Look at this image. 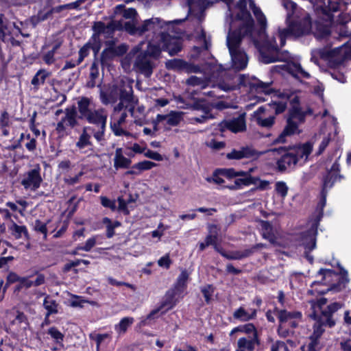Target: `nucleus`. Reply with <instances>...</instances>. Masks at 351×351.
<instances>
[{"label": "nucleus", "instance_id": "4c0bfd02", "mask_svg": "<svg viewBox=\"0 0 351 351\" xmlns=\"http://www.w3.org/2000/svg\"><path fill=\"white\" fill-rule=\"evenodd\" d=\"M236 332L244 333L248 336L258 335L257 329L255 325L252 323H247L234 328L231 330L230 335Z\"/></svg>", "mask_w": 351, "mask_h": 351}, {"label": "nucleus", "instance_id": "0eeeda50", "mask_svg": "<svg viewBox=\"0 0 351 351\" xmlns=\"http://www.w3.org/2000/svg\"><path fill=\"white\" fill-rule=\"evenodd\" d=\"M237 71L221 69L219 71L218 75L219 78L217 80V84L221 90L230 91L238 89Z\"/></svg>", "mask_w": 351, "mask_h": 351}, {"label": "nucleus", "instance_id": "1a4fd4ad", "mask_svg": "<svg viewBox=\"0 0 351 351\" xmlns=\"http://www.w3.org/2000/svg\"><path fill=\"white\" fill-rule=\"evenodd\" d=\"M217 130L220 132L229 130L235 134L245 132L246 130L245 113H241L232 119L221 121L217 124Z\"/></svg>", "mask_w": 351, "mask_h": 351}, {"label": "nucleus", "instance_id": "49530a36", "mask_svg": "<svg viewBox=\"0 0 351 351\" xmlns=\"http://www.w3.org/2000/svg\"><path fill=\"white\" fill-rule=\"evenodd\" d=\"M86 127H84L82 130L78 141L76 143V147L79 149H84L88 146H93V143L90 141V135L87 132Z\"/></svg>", "mask_w": 351, "mask_h": 351}, {"label": "nucleus", "instance_id": "423d86ee", "mask_svg": "<svg viewBox=\"0 0 351 351\" xmlns=\"http://www.w3.org/2000/svg\"><path fill=\"white\" fill-rule=\"evenodd\" d=\"M12 23L3 14H0V41L11 47H19L23 50V41L16 39V37L14 33H12Z\"/></svg>", "mask_w": 351, "mask_h": 351}, {"label": "nucleus", "instance_id": "13d9d810", "mask_svg": "<svg viewBox=\"0 0 351 351\" xmlns=\"http://www.w3.org/2000/svg\"><path fill=\"white\" fill-rule=\"evenodd\" d=\"M47 333L53 338L57 343H61L64 340V335L55 326L48 329Z\"/></svg>", "mask_w": 351, "mask_h": 351}, {"label": "nucleus", "instance_id": "39448f33", "mask_svg": "<svg viewBox=\"0 0 351 351\" xmlns=\"http://www.w3.org/2000/svg\"><path fill=\"white\" fill-rule=\"evenodd\" d=\"M261 61L264 64L285 61L288 51H281L275 39L264 42L259 49Z\"/></svg>", "mask_w": 351, "mask_h": 351}, {"label": "nucleus", "instance_id": "f704fd0d", "mask_svg": "<svg viewBox=\"0 0 351 351\" xmlns=\"http://www.w3.org/2000/svg\"><path fill=\"white\" fill-rule=\"evenodd\" d=\"M77 117L78 118V115L77 108L75 105L67 107L65 109V116L63 118L66 120V125L70 126L71 128H73L78 125Z\"/></svg>", "mask_w": 351, "mask_h": 351}, {"label": "nucleus", "instance_id": "ea45409f", "mask_svg": "<svg viewBox=\"0 0 351 351\" xmlns=\"http://www.w3.org/2000/svg\"><path fill=\"white\" fill-rule=\"evenodd\" d=\"M19 282L21 286L29 289L32 286L38 287L45 283V276L43 274H38L34 281L30 280L28 277H20Z\"/></svg>", "mask_w": 351, "mask_h": 351}, {"label": "nucleus", "instance_id": "9d476101", "mask_svg": "<svg viewBox=\"0 0 351 351\" xmlns=\"http://www.w3.org/2000/svg\"><path fill=\"white\" fill-rule=\"evenodd\" d=\"M328 300L326 298H321L318 299L316 302H312L311 303V313L309 314V317L315 321V318L319 317H323L322 313H328L330 310V307L333 306H336L337 310L332 312L330 314V317L332 319H334L333 315L335 313L338 311L342 307V304L340 302H335L330 304H328L326 308H324V306L326 304Z\"/></svg>", "mask_w": 351, "mask_h": 351}, {"label": "nucleus", "instance_id": "6e6d98bb", "mask_svg": "<svg viewBox=\"0 0 351 351\" xmlns=\"http://www.w3.org/2000/svg\"><path fill=\"white\" fill-rule=\"evenodd\" d=\"M215 290V288L213 287V285L210 284L201 287V292L203 294L205 302L207 304H210Z\"/></svg>", "mask_w": 351, "mask_h": 351}, {"label": "nucleus", "instance_id": "bb28decb", "mask_svg": "<svg viewBox=\"0 0 351 351\" xmlns=\"http://www.w3.org/2000/svg\"><path fill=\"white\" fill-rule=\"evenodd\" d=\"M182 119V112H180L171 111L168 114H158V121L166 120L167 124L170 126H177L180 124Z\"/></svg>", "mask_w": 351, "mask_h": 351}, {"label": "nucleus", "instance_id": "69168bd1", "mask_svg": "<svg viewBox=\"0 0 351 351\" xmlns=\"http://www.w3.org/2000/svg\"><path fill=\"white\" fill-rule=\"evenodd\" d=\"M117 202L119 204L118 207H117L118 211L122 213L125 216L129 215L130 212L128 208V202H126V200H125L123 198V197H119L117 198Z\"/></svg>", "mask_w": 351, "mask_h": 351}, {"label": "nucleus", "instance_id": "6ab92c4d", "mask_svg": "<svg viewBox=\"0 0 351 351\" xmlns=\"http://www.w3.org/2000/svg\"><path fill=\"white\" fill-rule=\"evenodd\" d=\"M247 34H245V30H243L241 27L234 30L227 38V46L228 47L229 52L241 49L240 45L241 44L242 39Z\"/></svg>", "mask_w": 351, "mask_h": 351}, {"label": "nucleus", "instance_id": "864d4df0", "mask_svg": "<svg viewBox=\"0 0 351 351\" xmlns=\"http://www.w3.org/2000/svg\"><path fill=\"white\" fill-rule=\"evenodd\" d=\"M271 84V82H263L256 78V81L254 84V90H255L256 91H261L267 95H269L270 93L274 92V90L271 88H270Z\"/></svg>", "mask_w": 351, "mask_h": 351}, {"label": "nucleus", "instance_id": "58836bf2", "mask_svg": "<svg viewBox=\"0 0 351 351\" xmlns=\"http://www.w3.org/2000/svg\"><path fill=\"white\" fill-rule=\"evenodd\" d=\"M258 180V178L253 176L243 178H237L234 180V185L227 186L226 187L230 190H237L241 189L243 186H250V184H255Z\"/></svg>", "mask_w": 351, "mask_h": 351}, {"label": "nucleus", "instance_id": "de8ad7c7", "mask_svg": "<svg viewBox=\"0 0 351 351\" xmlns=\"http://www.w3.org/2000/svg\"><path fill=\"white\" fill-rule=\"evenodd\" d=\"M330 178H326L324 180H322V189L320 191V199L318 202L317 206L320 208L321 210H323L326 204V197L328 195V189L330 188Z\"/></svg>", "mask_w": 351, "mask_h": 351}, {"label": "nucleus", "instance_id": "603ef678", "mask_svg": "<svg viewBox=\"0 0 351 351\" xmlns=\"http://www.w3.org/2000/svg\"><path fill=\"white\" fill-rule=\"evenodd\" d=\"M313 151V145L311 143L306 142L300 145L295 151V154H298L300 159L304 156L308 157Z\"/></svg>", "mask_w": 351, "mask_h": 351}, {"label": "nucleus", "instance_id": "5701e85b", "mask_svg": "<svg viewBox=\"0 0 351 351\" xmlns=\"http://www.w3.org/2000/svg\"><path fill=\"white\" fill-rule=\"evenodd\" d=\"M163 23L162 20L159 18H152L145 20L143 24L138 25L136 27V31L140 34H144L148 31H156L157 28H162Z\"/></svg>", "mask_w": 351, "mask_h": 351}, {"label": "nucleus", "instance_id": "aec40b11", "mask_svg": "<svg viewBox=\"0 0 351 351\" xmlns=\"http://www.w3.org/2000/svg\"><path fill=\"white\" fill-rule=\"evenodd\" d=\"M232 60V66L237 71L243 70L247 65V56L246 53L241 49L230 52Z\"/></svg>", "mask_w": 351, "mask_h": 351}, {"label": "nucleus", "instance_id": "7c9ffc66", "mask_svg": "<svg viewBox=\"0 0 351 351\" xmlns=\"http://www.w3.org/2000/svg\"><path fill=\"white\" fill-rule=\"evenodd\" d=\"M257 316V310L251 309V313H248L243 307H239L233 313V317L242 322H248L254 319Z\"/></svg>", "mask_w": 351, "mask_h": 351}, {"label": "nucleus", "instance_id": "680f3d73", "mask_svg": "<svg viewBox=\"0 0 351 351\" xmlns=\"http://www.w3.org/2000/svg\"><path fill=\"white\" fill-rule=\"evenodd\" d=\"M288 190V186L283 181H278L275 184V191L282 198H285L287 195Z\"/></svg>", "mask_w": 351, "mask_h": 351}, {"label": "nucleus", "instance_id": "37998d69", "mask_svg": "<svg viewBox=\"0 0 351 351\" xmlns=\"http://www.w3.org/2000/svg\"><path fill=\"white\" fill-rule=\"evenodd\" d=\"M44 308L47 310L45 319L52 314L58 313V304L55 300H53L49 295H47L43 300Z\"/></svg>", "mask_w": 351, "mask_h": 351}, {"label": "nucleus", "instance_id": "a878e982", "mask_svg": "<svg viewBox=\"0 0 351 351\" xmlns=\"http://www.w3.org/2000/svg\"><path fill=\"white\" fill-rule=\"evenodd\" d=\"M119 85L114 86L108 93H101V100L102 104L107 105L115 104L119 100Z\"/></svg>", "mask_w": 351, "mask_h": 351}, {"label": "nucleus", "instance_id": "393cba45", "mask_svg": "<svg viewBox=\"0 0 351 351\" xmlns=\"http://www.w3.org/2000/svg\"><path fill=\"white\" fill-rule=\"evenodd\" d=\"M116 24L114 21L110 22L107 25H106L105 23L102 21H96L93 25V30L94 33L91 36V39L95 40H99L100 39V35L104 33L106 29L114 30Z\"/></svg>", "mask_w": 351, "mask_h": 351}, {"label": "nucleus", "instance_id": "0e129e2a", "mask_svg": "<svg viewBox=\"0 0 351 351\" xmlns=\"http://www.w3.org/2000/svg\"><path fill=\"white\" fill-rule=\"evenodd\" d=\"M101 204L104 208H110L112 211L117 209L116 202L114 199H110L106 196H100Z\"/></svg>", "mask_w": 351, "mask_h": 351}, {"label": "nucleus", "instance_id": "2eb2a0df", "mask_svg": "<svg viewBox=\"0 0 351 351\" xmlns=\"http://www.w3.org/2000/svg\"><path fill=\"white\" fill-rule=\"evenodd\" d=\"M134 66L139 73L145 77H149L152 75L154 65L145 54L139 53L136 58Z\"/></svg>", "mask_w": 351, "mask_h": 351}, {"label": "nucleus", "instance_id": "ddd939ff", "mask_svg": "<svg viewBox=\"0 0 351 351\" xmlns=\"http://www.w3.org/2000/svg\"><path fill=\"white\" fill-rule=\"evenodd\" d=\"M237 19L243 21L242 29L244 28L245 34H252L254 29V21L247 9L245 0L243 1V5L240 6V10L236 15Z\"/></svg>", "mask_w": 351, "mask_h": 351}, {"label": "nucleus", "instance_id": "cd10ccee", "mask_svg": "<svg viewBox=\"0 0 351 351\" xmlns=\"http://www.w3.org/2000/svg\"><path fill=\"white\" fill-rule=\"evenodd\" d=\"M131 164L132 160L123 155L122 149L117 148L115 151V156L114 158V167L116 169H128Z\"/></svg>", "mask_w": 351, "mask_h": 351}, {"label": "nucleus", "instance_id": "72a5a7b5", "mask_svg": "<svg viewBox=\"0 0 351 351\" xmlns=\"http://www.w3.org/2000/svg\"><path fill=\"white\" fill-rule=\"evenodd\" d=\"M302 317V314L298 311H288L286 309H282L279 311V315H278V319L280 324H283L289 319H301Z\"/></svg>", "mask_w": 351, "mask_h": 351}, {"label": "nucleus", "instance_id": "4d7b16f0", "mask_svg": "<svg viewBox=\"0 0 351 351\" xmlns=\"http://www.w3.org/2000/svg\"><path fill=\"white\" fill-rule=\"evenodd\" d=\"M156 166H157V164L154 162H152L149 160H143V161H141V162L134 164L132 167V168L138 170V173H141V171H143L149 170Z\"/></svg>", "mask_w": 351, "mask_h": 351}, {"label": "nucleus", "instance_id": "c85d7f7f", "mask_svg": "<svg viewBox=\"0 0 351 351\" xmlns=\"http://www.w3.org/2000/svg\"><path fill=\"white\" fill-rule=\"evenodd\" d=\"M341 270L343 272V276L339 278L338 282L337 283L331 284L329 287H328L324 291H319L315 289V291L321 295H324L326 293L329 291H340L343 288L345 287V284L348 282V279L347 278V271H346L343 268H341Z\"/></svg>", "mask_w": 351, "mask_h": 351}, {"label": "nucleus", "instance_id": "20e7f679", "mask_svg": "<svg viewBox=\"0 0 351 351\" xmlns=\"http://www.w3.org/2000/svg\"><path fill=\"white\" fill-rule=\"evenodd\" d=\"M337 310L336 306L330 307L328 313H322V317H319L315 319V322L313 326V333L310 335V343L308 345V351H317L315 347L319 343V339L325 332L324 327L332 328L335 326L336 322L332 319L330 314Z\"/></svg>", "mask_w": 351, "mask_h": 351}, {"label": "nucleus", "instance_id": "a19ab883", "mask_svg": "<svg viewBox=\"0 0 351 351\" xmlns=\"http://www.w3.org/2000/svg\"><path fill=\"white\" fill-rule=\"evenodd\" d=\"M256 81V77H250L249 75L245 74H239L237 77L238 89L245 87L253 90Z\"/></svg>", "mask_w": 351, "mask_h": 351}, {"label": "nucleus", "instance_id": "f8f14e48", "mask_svg": "<svg viewBox=\"0 0 351 351\" xmlns=\"http://www.w3.org/2000/svg\"><path fill=\"white\" fill-rule=\"evenodd\" d=\"M43 182L40 168H35L29 170L22 179L21 184L25 190L36 191L40 188Z\"/></svg>", "mask_w": 351, "mask_h": 351}, {"label": "nucleus", "instance_id": "c9c22d12", "mask_svg": "<svg viewBox=\"0 0 351 351\" xmlns=\"http://www.w3.org/2000/svg\"><path fill=\"white\" fill-rule=\"evenodd\" d=\"M102 223L106 226V237L108 239H111L115 235V228L121 226V223L119 221H112L111 219L105 217L102 219Z\"/></svg>", "mask_w": 351, "mask_h": 351}, {"label": "nucleus", "instance_id": "4468645a", "mask_svg": "<svg viewBox=\"0 0 351 351\" xmlns=\"http://www.w3.org/2000/svg\"><path fill=\"white\" fill-rule=\"evenodd\" d=\"M162 50L167 51L171 56L177 55L182 49V40L170 35L163 38Z\"/></svg>", "mask_w": 351, "mask_h": 351}, {"label": "nucleus", "instance_id": "412c9836", "mask_svg": "<svg viewBox=\"0 0 351 351\" xmlns=\"http://www.w3.org/2000/svg\"><path fill=\"white\" fill-rule=\"evenodd\" d=\"M261 236L263 239L267 240L274 246H281L278 241V237L276 234L275 230L269 221H263L261 223Z\"/></svg>", "mask_w": 351, "mask_h": 351}, {"label": "nucleus", "instance_id": "c03bdc74", "mask_svg": "<svg viewBox=\"0 0 351 351\" xmlns=\"http://www.w3.org/2000/svg\"><path fill=\"white\" fill-rule=\"evenodd\" d=\"M61 45V42H57L53 45L51 50L42 55V60L46 64L51 65L55 62V53L60 48Z\"/></svg>", "mask_w": 351, "mask_h": 351}, {"label": "nucleus", "instance_id": "2f4dec72", "mask_svg": "<svg viewBox=\"0 0 351 351\" xmlns=\"http://www.w3.org/2000/svg\"><path fill=\"white\" fill-rule=\"evenodd\" d=\"M339 274L331 269L321 268L317 273V276H322L321 280L313 281L311 287L313 288L315 285H326V280L327 278H332L333 276H338Z\"/></svg>", "mask_w": 351, "mask_h": 351}, {"label": "nucleus", "instance_id": "338daca9", "mask_svg": "<svg viewBox=\"0 0 351 351\" xmlns=\"http://www.w3.org/2000/svg\"><path fill=\"white\" fill-rule=\"evenodd\" d=\"M90 43H85L82 47H81L79 50V57H78V63H82L85 58H86L90 53Z\"/></svg>", "mask_w": 351, "mask_h": 351}, {"label": "nucleus", "instance_id": "09e8293b", "mask_svg": "<svg viewBox=\"0 0 351 351\" xmlns=\"http://www.w3.org/2000/svg\"><path fill=\"white\" fill-rule=\"evenodd\" d=\"M287 117L293 121L294 119H298L300 123H304L306 120L304 111L301 107L290 108L288 112Z\"/></svg>", "mask_w": 351, "mask_h": 351}, {"label": "nucleus", "instance_id": "dca6fc26", "mask_svg": "<svg viewBox=\"0 0 351 351\" xmlns=\"http://www.w3.org/2000/svg\"><path fill=\"white\" fill-rule=\"evenodd\" d=\"M192 107L194 110H201L204 112L203 115L194 119L197 123H202L207 119H212L215 118L210 112L212 110V106L210 105V103L207 102L204 99L194 101Z\"/></svg>", "mask_w": 351, "mask_h": 351}, {"label": "nucleus", "instance_id": "473e14b6", "mask_svg": "<svg viewBox=\"0 0 351 351\" xmlns=\"http://www.w3.org/2000/svg\"><path fill=\"white\" fill-rule=\"evenodd\" d=\"M8 230L15 239L22 238L23 234L25 238H29V232L27 227L25 226H19L14 221H12V224L8 227Z\"/></svg>", "mask_w": 351, "mask_h": 351}, {"label": "nucleus", "instance_id": "f03ea898", "mask_svg": "<svg viewBox=\"0 0 351 351\" xmlns=\"http://www.w3.org/2000/svg\"><path fill=\"white\" fill-rule=\"evenodd\" d=\"M189 279V274L188 271L184 269L181 271L180 274L178 276L176 282L165 293V300L162 302L159 307L152 310L145 318L141 321V325L145 326L147 324V320L154 318V315H156L161 309L168 306L167 310L173 308L177 303L176 297L183 298L184 293L187 289V283Z\"/></svg>", "mask_w": 351, "mask_h": 351}, {"label": "nucleus", "instance_id": "052dcab7", "mask_svg": "<svg viewBox=\"0 0 351 351\" xmlns=\"http://www.w3.org/2000/svg\"><path fill=\"white\" fill-rule=\"evenodd\" d=\"M275 117L269 116L267 118L263 119L261 117H256L257 124L263 128H271L275 123Z\"/></svg>", "mask_w": 351, "mask_h": 351}, {"label": "nucleus", "instance_id": "5fc2aeb1", "mask_svg": "<svg viewBox=\"0 0 351 351\" xmlns=\"http://www.w3.org/2000/svg\"><path fill=\"white\" fill-rule=\"evenodd\" d=\"M113 51L112 46L103 50L100 56V62L101 65H106L109 61L116 57Z\"/></svg>", "mask_w": 351, "mask_h": 351}, {"label": "nucleus", "instance_id": "bf43d9fd", "mask_svg": "<svg viewBox=\"0 0 351 351\" xmlns=\"http://www.w3.org/2000/svg\"><path fill=\"white\" fill-rule=\"evenodd\" d=\"M20 277L14 271H10L6 277V282L3 287V292L5 293L10 285L19 282Z\"/></svg>", "mask_w": 351, "mask_h": 351}, {"label": "nucleus", "instance_id": "774afa93", "mask_svg": "<svg viewBox=\"0 0 351 351\" xmlns=\"http://www.w3.org/2000/svg\"><path fill=\"white\" fill-rule=\"evenodd\" d=\"M271 351H289V349L284 341H277L271 345Z\"/></svg>", "mask_w": 351, "mask_h": 351}, {"label": "nucleus", "instance_id": "79ce46f5", "mask_svg": "<svg viewBox=\"0 0 351 351\" xmlns=\"http://www.w3.org/2000/svg\"><path fill=\"white\" fill-rule=\"evenodd\" d=\"M340 172V165L337 161H335L330 169L328 171L327 173L324 176L323 180H324L326 178H330V187H332L335 182L337 181L338 178H340L341 176L339 174Z\"/></svg>", "mask_w": 351, "mask_h": 351}, {"label": "nucleus", "instance_id": "3c124183", "mask_svg": "<svg viewBox=\"0 0 351 351\" xmlns=\"http://www.w3.org/2000/svg\"><path fill=\"white\" fill-rule=\"evenodd\" d=\"M142 55H145V57H152L154 58H158L161 53V49L158 45L149 44L147 46V49L145 51H143L140 53Z\"/></svg>", "mask_w": 351, "mask_h": 351}, {"label": "nucleus", "instance_id": "b1692460", "mask_svg": "<svg viewBox=\"0 0 351 351\" xmlns=\"http://www.w3.org/2000/svg\"><path fill=\"white\" fill-rule=\"evenodd\" d=\"M319 225V219L315 221L311 226L310 228L302 232V239H309L310 241L306 244V247L312 250L316 245V235L317 234V228Z\"/></svg>", "mask_w": 351, "mask_h": 351}, {"label": "nucleus", "instance_id": "e433bc0d", "mask_svg": "<svg viewBox=\"0 0 351 351\" xmlns=\"http://www.w3.org/2000/svg\"><path fill=\"white\" fill-rule=\"evenodd\" d=\"M51 75V72L47 71L45 69H39L31 80V84L34 86V88L38 89L40 85H43L45 83L46 79Z\"/></svg>", "mask_w": 351, "mask_h": 351}, {"label": "nucleus", "instance_id": "8fccbe9b", "mask_svg": "<svg viewBox=\"0 0 351 351\" xmlns=\"http://www.w3.org/2000/svg\"><path fill=\"white\" fill-rule=\"evenodd\" d=\"M134 322V318L130 317H125L121 319L119 324L115 326V330L121 333H125L128 327L132 324Z\"/></svg>", "mask_w": 351, "mask_h": 351}, {"label": "nucleus", "instance_id": "c756f323", "mask_svg": "<svg viewBox=\"0 0 351 351\" xmlns=\"http://www.w3.org/2000/svg\"><path fill=\"white\" fill-rule=\"evenodd\" d=\"M90 99L87 97H82L77 101V109L79 112L78 119L84 120V118L92 110L90 108Z\"/></svg>", "mask_w": 351, "mask_h": 351}, {"label": "nucleus", "instance_id": "f3484780", "mask_svg": "<svg viewBox=\"0 0 351 351\" xmlns=\"http://www.w3.org/2000/svg\"><path fill=\"white\" fill-rule=\"evenodd\" d=\"M108 114L106 111L103 108L92 110L84 118L88 123L95 125L101 126L106 125Z\"/></svg>", "mask_w": 351, "mask_h": 351}, {"label": "nucleus", "instance_id": "6e6552de", "mask_svg": "<svg viewBox=\"0 0 351 351\" xmlns=\"http://www.w3.org/2000/svg\"><path fill=\"white\" fill-rule=\"evenodd\" d=\"M165 67L167 70L173 71L179 73H197L202 71L199 65L189 62L180 58L168 60L165 62Z\"/></svg>", "mask_w": 351, "mask_h": 351}, {"label": "nucleus", "instance_id": "7ed1b4c3", "mask_svg": "<svg viewBox=\"0 0 351 351\" xmlns=\"http://www.w3.org/2000/svg\"><path fill=\"white\" fill-rule=\"evenodd\" d=\"M119 102L114 107V116H117L124 108L133 116L135 108L138 104V98L134 95L131 82H122L119 84Z\"/></svg>", "mask_w": 351, "mask_h": 351}, {"label": "nucleus", "instance_id": "f257e3e1", "mask_svg": "<svg viewBox=\"0 0 351 351\" xmlns=\"http://www.w3.org/2000/svg\"><path fill=\"white\" fill-rule=\"evenodd\" d=\"M338 0H310L313 4L317 19L313 23L309 15L302 21L293 23L291 29L298 36L308 34L311 29L315 37L325 38L331 34V26L334 23V13L338 12Z\"/></svg>", "mask_w": 351, "mask_h": 351}, {"label": "nucleus", "instance_id": "e2e57ef3", "mask_svg": "<svg viewBox=\"0 0 351 351\" xmlns=\"http://www.w3.org/2000/svg\"><path fill=\"white\" fill-rule=\"evenodd\" d=\"M216 173H220L221 176L228 179L236 178V170L234 168H218L216 169Z\"/></svg>", "mask_w": 351, "mask_h": 351}, {"label": "nucleus", "instance_id": "a18cd8bd", "mask_svg": "<svg viewBox=\"0 0 351 351\" xmlns=\"http://www.w3.org/2000/svg\"><path fill=\"white\" fill-rule=\"evenodd\" d=\"M241 158L256 160L261 155V152L254 149L252 146H243L240 148Z\"/></svg>", "mask_w": 351, "mask_h": 351}, {"label": "nucleus", "instance_id": "a211bd4d", "mask_svg": "<svg viewBox=\"0 0 351 351\" xmlns=\"http://www.w3.org/2000/svg\"><path fill=\"white\" fill-rule=\"evenodd\" d=\"M298 127V123L287 117L286 125L282 132L274 140V143H285L287 141V136H291L296 133L299 134Z\"/></svg>", "mask_w": 351, "mask_h": 351}, {"label": "nucleus", "instance_id": "4be33fe9", "mask_svg": "<svg viewBox=\"0 0 351 351\" xmlns=\"http://www.w3.org/2000/svg\"><path fill=\"white\" fill-rule=\"evenodd\" d=\"M260 344L258 335L243 337L238 339L237 347L243 351H254L256 346Z\"/></svg>", "mask_w": 351, "mask_h": 351}, {"label": "nucleus", "instance_id": "9b49d317", "mask_svg": "<svg viewBox=\"0 0 351 351\" xmlns=\"http://www.w3.org/2000/svg\"><path fill=\"white\" fill-rule=\"evenodd\" d=\"M280 154H282L280 158L276 161V169L280 173L285 172L287 167L292 165H295L300 160L298 154L293 152H287L285 147H280L278 149Z\"/></svg>", "mask_w": 351, "mask_h": 351}]
</instances>
